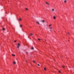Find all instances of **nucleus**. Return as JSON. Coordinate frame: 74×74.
<instances>
[{
  "label": "nucleus",
  "instance_id": "nucleus-1",
  "mask_svg": "<svg viewBox=\"0 0 74 74\" xmlns=\"http://www.w3.org/2000/svg\"><path fill=\"white\" fill-rule=\"evenodd\" d=\"M40 22H42V23H44V22H45V20H41L40 21Z\"/></svg>",
  "mask_w": 74,
  "mask_h": 74
},
{
  "label": "nucleus",
  "instance_id": "nucleus-2",
  "mask_svg": "<svg viewBox=\"0 0 74 74\" xmlns=\"http://www.w3.org/2000/svg\"><path fill=\"white\" fill-rule=\"evenodd\" d=\"M46 4H47L48 5H49V3L48 2H46Z\"/></svg>",
  "mask_w": 74,
  "mask_h": 74
},
{
  "label": "nucleus",
  "instance_id": "nucleus-3",
  "mask_svg": "<svg viewBox=\"0 0 74 74\" xmlns=\"http://www.w3.org/2000/svg\"><path fill=\"white\" fill-rule=\"evenodd\" d=\"M22 19H21V18H20L19 19L18 21H22Z\"/></svg>",
  "mask_w": 74,
  "mask_h": 74
},
{
  "label": "nucleus",
  "instance_id": "nucleus-4",
  "mask_svg": "<svg viewBox=\"0 0 74 74\" xmlns=\"http://www.w3.org/2000/svg\"><path fill=\"white\" fill-rule=\"evenodd\" d=\"M36 23H38V25H40V23H39V22L38 21H36Z\"/></svg>",
  "mask_w": 74,
  "mask_h": 74
},
{
  "label": "nucleus",
  "instance_id": "nucleus-5",
  "mask_svg": "<svg viewBox=\"0 0 74 74\" xmlns=\"http://www.w3.org/2000/svg\"><path fill=\"white\" fill-rule=\"evenodd\" d=\"M13 63L14 64H16V62H15V61H14Z\"/></svg>",
  "mask_w": 74,
  "mask_h": 74
},
{
  "label": "nucleus",
  "instance_id": "nucleus-6",
  "mask_svg": "<svg viewBox=\"0 0 74 74\" xmlns=\"http://www.w3.org/2000/svg\"><path fill=\"white\" fill-rule=\"evenodd\" d=\"M64 3H67V1L66 0L64 1Z\"/></svg>",
  "mask_w": 74,
  "mask_h": 74
},
{
  "label": "nucleus",
  "instance_id": "nucleus-7",
  "mask_svg": "<svg viewBox=\"0 0 74 74\" xmlns=\"http://www.w3.org/2000/svg\"><path fill=\"white\" fill-rule=\"evenodd\" d=\"M21 45V44H19V43H18V46H20Z\"/></svg>",
  "mask_w": 74,
  "mask_h": 74
},
{
  "label": "nucleus",
  "instance_id": "nucleus-8",
  "mask_svg": "<svg viewBox=\"0 0 74 74\" xmlns=\"http://www.w3.org/2000/svg\"><path fill=\"white\" fill-rule=\"evenodd\" d=\"M53 18L54 19H56V17H55V16H53Z\"/></svg>",
  "mask_w": 74,
  "mask_h": 74
},
{
  "label": "nucleus",
  "instance_id": "nucleus-9",
  "mask_svg": "<svg viewBox=\"0 0 74 74\" xmlns=\"http://www.w3.org/2000/svg\"><path fill=\"white\" fill-rule=\"evenodd\" d=\"M32 35H33V34H30V36H32Z\"/></svg>",
  "mask_w": 74,
  "mask_h": 74
},
{
  "label": "nucleus",
  "instance_id": "nucleus-10",
  "mask_svg": "<svg viewBox=\"0 0 74 74\" xmlns=\"http://www.w3.org/2000/svg\"><path fill=\"white\" fill-rule=\"evenodd\" d=\"M12 56H15V55L14 54H12Z\"/></svg>",
  "mask_w": 74,
  "mask_h": 74
},
{
  "label": "nucleus",
  "instance_id": "nucleus-11",
  "mask_svg": "<svg viewBox=\"0 0 74 74\" xmlns=\"http://www.w3.org/2000/svg\"><path fill=\"white\" fill-rule=\"evenodd\" d=\"M25 10H27V11L28 10V9L27 8H25Z\"/></svg>",
  "mask_w": 74,
  "mask_h": 74
},
{
  "label": "nucleus",
  "instance_id": "nucleus-12",
  "mask_svg": "<svg viewBox=\"0 0 74 74\" xmlns=\"http://www.w3.org/2000/svg\"><path fill=\"white\" fill-rule=\"evenodd\" d=\"M44 69L45 70H46V68H45V67L44 68Z\"/></svg>",
  "mask_w": 74,
  "mask_h": 74
},
{
  "label": "nucleus",
  "instance_id": "nucleus-13",
  "mask_svg": "<svg viewBox=\"0 0 74 74\" xmlns=\"http://www.w3.org/2000/svg\"><path fill=\"white\" fill-rule=\"evenodd\" d=\"M22 25H20V27H22Z\"/></svg>",
  "mask_w": 74,
  "mask_h": 74
},
{
  "label": "nucleus",
  "instance_id": "nucleus-14",
  "mask_svg": "<svg viewBox=\"0 0 74 74\" xmlns=\"http://www.w3.org/2000/svg\"><path fill=\"white\" fill-rule=\"evenodd\" d=\"M3 30H5V28H3Z\"/></svg>",
  "mask_w": 74,
  "mask_h": 74
},
{
  "label": "nucleus",
  "instance_id": "nucleus-15",
  "mask_svg": "<svg viewBox=\"0 0 74 74\" xmlns=\"http://www.w3.org/2000/svg\"><path fill=\"white\" fill-rule=\"evenodd\" d=\"M34 49V48H33V47H32V49Z\"/></svg>",
  "mask_w": 74,
  "mask_h": 74
},
{
  "label": "nucleus",
  "instance_id": "nucleus-16",
  "mask_svg": "<svg viewBox=\"0 0 74 74\" xmlns=\"http://www.w3.org/2000/svg\"><path fill=\"white\" fill-rule=\"evenodd\" d=\"M33 63H35V62H35L34 61H33Z\"/></svg>",
  "mask_w": 74,
  "mask_h": 74
},
{
  "label": "nucleus",
  "instance_id": "nucleus-17",
  "mask_svg": "<svg viewBox=\"0 0 74 74\" xmlns=\"http://www.w3.org/2000/svg\"><path fill=\"white\" fill-rule=\"evenodd\" d=\"M19 46H18L17 47L18 48H19Z\"/></svg>",
  "mask_w": 74,
  "mask_h": 74
},
{
  "label": "nucleus",
  "instance_id": "nucleus-18",
  "mask_svg": "<svg viewBox=\"0 0 74 74\" xmlns=\"http://www.w3.org/2000/svg\"><path fill=\"white\" fill-rule=\"evenodd\" d=\"M62 67H63V68H64V66H62Z\"/></svg>",
  "mask_w": 74,
  "mask_h": 74
},
{
  "label": "nucleus",
  "instance_id": "nucleus-19",
  "mask_svg": "<svg viewBox=\"0 0 74 74\" xmlns=\"http://www.w3.org/2000/svg\"><path fill=\"white\" fill-rule=\"evenodd\" d=\"M38 40H39V41H40V39H39V38H38Z\"/></svg>",
  "mask_w": 74,
  "mask_h": 74
},
{
  "label": "nucleus",
  "instance_id": "nucleus-20",
  "mask_svg": "<svg viewBox=\"0 0 74 74\" xmlns=\"http://www.w3.org/2000/svg\"><path fill=\"white\" fill-rule=\"evenodd\" d=\"M38 66H40V65H39V64H38Z\"/></svg>",
  "mask_w": 74,
  "mask_h": 74
},
{
  "label": "nucleus",
  "instance_id": "nucleus-21",
  "mask_svg": "<svg viewBox=\"0 0 74 74\" xmlns=\"http://www.w3.org/2000/svg\"><path fill=\"white\" fill-rule=\"evenodd\" d=\"M51 25H52L51 24L50 25H49V26H51Z\"/></svg>",
  "mask_w": 74,
  "mask_h": 74
},
{
  "label": "nucleus",
  "instance_id": "nucleus-22",
  "mask_svg": "<svg viewBox=\"0 0 74 74\" xmlns=\"http://www.w3.org/2000/svg\"><path fill=\"white\" fill-rule=\"evenodd\" d=\"M52 11H54V9H52Z\"/></svg>",
  "mask_w": 74,
  "mask_h": 74
},
{
  "label": "nucleus",
  "instance_id": "nucleus-23",
  "mask_svg": "<svg viewBox=\"0 0 74 74\" xmlns=\"http://www.w3.org/2000/svg\"><path fill=\"white\" fill-rule=\"evenodd\" d=\"M68 34H69V35H70V34H69V32H68Z\"/></svg>",
  "mask_w": 74,
  "mask_h": 74
},
{
  "label": "nucleus",
  "instance_id": "nucleus-24",
  "mask_svg": "<svg viewBox=\"0 0 74 74\" xmlns=\"http://www.w3.org/2000/svg\"><path fill=\"white\" fill-rule=\"evenodd\" d=\"M50 29H52V28L51 27H50Z\"/></svg>",
  "mask_w": 74,
  "mask_h": 74
},
{
  "label": "nucleus",
  "instance_id": "nucleus-25",
  "mask_svg": "<svg viewBox=\"0 0 74 74\" xmlns=\"http://www.w3.org/2000/svg\"><path fill=\"white\" fill-rule=\"evenodd\" d=\"M14 42H16V40L14 41Z\"/></svg>",
  "mask_w": 74,
  "mask_h": 74
},
{
  "label": "nucleus",
  "instance_id": "nucleus-26",
  "mask_svg": "<svg viewBox=\"0 0 74 74\" xmlns=\"http://www.w3.org/2000/svg\"><path fill=\"white\" fill-rule=\"evenodd\" d=\"M26 53H28V52H26Z\"/></svg>",
  "mask_w": 74,
  "mask_h": 74
},
{
  "label": "nucleus",
  "instance_id": "nucleus-27",
  "mask_svg": "<svg viewBox=\"0 0 74 74\" xmlns=\"http://www.w3.org/2000/svg\"><path fill=\"white\" fill-rule=\"evenodd\" d=\"M59 73H60V71H59Z\"/></svg>",
  "mask_w": 74,
  "mask_h": 74
},
{
  "label": "nucleus",
  "instance_id": "nucleus-28",
  "mask_svg": "<svg viewBox=\"0 0 74 74\" xmlns=\"http://www.w3.org/2000/svg\"><path fill=\"white\" fill-rule=\"evenodd\" d=\"M45 41H46V40H45Z\"/></svg>",
  "mask_w": 74,
  "mask_h": 74
}]
</instances>
